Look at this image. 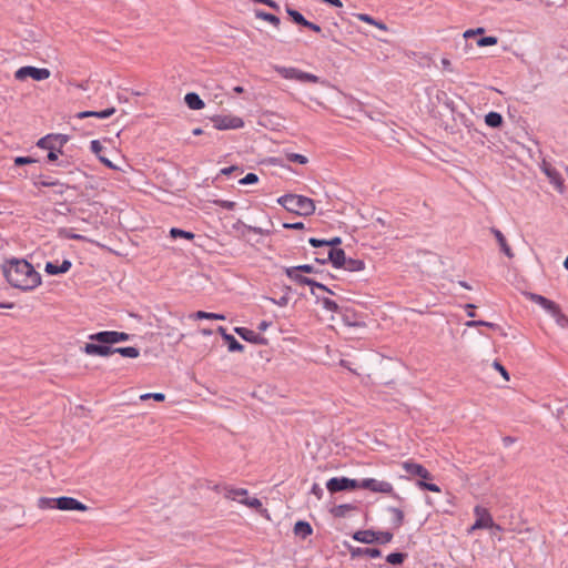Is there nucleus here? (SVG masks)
<instances>
[{"instance_id": "c9c22d12", "label": "nucleus", "mask_w": 568, "mask_h": 568, "mask_svg": "<svg viewBox=\"0 0 568 568\" xmlns=\"http://www.w3.org/2000/svg\"><path fill=\"white\" fill-rule=\"evenodd\" d=\"M405 559V555L402 552H393L386 557L387 562L390 565H400Z\"/></svg>"}, {"instance_id": "7ed1b4c3", "label": "nucleus", "mask_w": 568, "mask_h": 568, "mask_svg": "<svg viewBox=\"0 0 568 568\" xmlns=\"http://www.w3.org/2000/svg\"><path fill=\"white\" fill-rule=\"evenodd\" d=\"M39 509H60V510H79L85 511L88 507L73 497H40L37 501Z\"/></svg>"}, {"instance_id": "cd10ccee", "label": "nucleus", "mask_w": 568, "mask_h": 568, "mask_svg": "<svg viewBox=\"0 0 568 568\" xmlns=\"http://www.w3.org/2000/svg\"><path fill=\"white\" fill-rule=\"evenodd\" d=\"M355 507L353 505H349V504H343V505H337V506H334L332 509H331V514L334 516V517H345L349 511L354 510Z\"/></svg>"}, {"instance_id": "f704fd0d", "label": "nucleus", "mask_w": 568, "mask_h": 568, "mask_svg": "<svg viewBox=\"0 0 568 568\" xmlns=\"http://www.w3.org/2000/svg\"><path fill=\"white\" fill-rule=\"evenodd\" d=\"M40 185L42 186H54V187H58L57 192L62 194L64 189H65V185L60 183L58 180H54V181H50V180H42L39 182Z\"/></svg>"}, {"instance_id": "3c124183", "label": "nucleus", "mask_w": 568, "mask_h": 568, "mask_svg": "<svg viewBox=\"0 0 568 568\" xmlns=\"http://www.w3.org/2000/svg\"><path fill=\"white\" fill-rule=\"evenodd\" d=\"M90 149H91V151H92L94 154H97L98 156H101V152H102L103 146H102V144L100 143V141H98V140H93V141H91V143H90Z\"/></svg>"}, {"instance_id": "ea45409f", "label": "nucleus", "mask_w": 568, "mask_h": 568, "mask_svg": "<svg viewBox=\"0 0 568 568\" xmlns=\"http://www.w3.org/2000/svg\"><path fill=\"white\" fill-rule=\"evenodd\" d=\"M498 39L496 37H484L477 41L478 47H488L497 44Z\"/></svg>"}, {"instance_id": "864d4df0", "label": "nucleus", "mask_w": 568, "mask_h": 568, "mask_svg": "<svg viewBox=\"0 0 568 568\" xmlns=\"http://www.w3.org/2000/svg\"><path fill=\"white\" fill-rule=\"evenodd\" d=\"M295 268H297L301 273H313L314 272V266L313 265H310V264H303V265H298V266H294Z\"/></svg>"}, {"instance_id": "bf43d9fd", "label": "nucleus", "mask_w": 568, "mask_h": 568, "mask_svg": "<svg viewBox=\"0 0 568 568\" xmlns=\"http://www.w3.org/2000/svg\"><path fill=\"white\" fill-rule=\"evenodd\" d=\"M271 301H272L274 304L278 305V306H286V305H287V303H288V298H287V297H285V296L281 297L278 301H276V300H274V298H271Z\"/></svg>"}, {"instance_id": "052dcab7", "label": "nucleus", "mask_w": 568, "mask_h": 568, "mask_svg": "<svg viewBox=\"0 0 568 568\" xmlns=\"http://www.w3.org/2000/svg\"><path fill=\"white\" fill-rule=\"evenodd\" d=\"M99 160H100L104 165H106L108 168L113 169V170H114V169H116V166H115V165H114V164H113L109 159H106V158H104V156H102V155H101V156H99Z\"/></svg>"}, {"instance_id": "9d476101", "label": "nucleus", "mask_w": 568, "mask_h": 568, "mask_svg": "<svg viewBox=\"0 0 568 568\" xmlns=\"http://www.w3.org/2000/svg\"><path fill=\"white\" fill-rule=\"evenodd\" d=\"M213 126L217 130H235L244 125V121L236 115H215L212 118Z\"/></svg>"}, {"instance_id": "dca6fc26", "label": "nucleus", "mask_w": 568, "mask_h": 568, "mask_svg": "<svg viewBox=\"0 0 568 568\" xmlns=\"http://www.w3.org/2000/svg\"><path fill=\"white\" fill-rule=\"evenodd\" d=\"M359 487L385 494H389L393 490V486L388 481L376 480L373 478L364 479L359 483Z\"/></svg>"}, {"instance_id": "4468645a", "label": "nucleus", "mask_w": 568, "mask_h": 568, "mask_svg": "<svg viewBox=\"0 0 568 568\" xmlns=\"http://www.w3.org/2000/svg\"><path fill=\"white\" fill-rule=\"evenodd\" d=\"M112 344H94V343H87L84 345L83 352L87 355H98L102 357H108L114 353H116L115 348L111 346Z\"/></svg>"}, {"instance_id": "c03bdc74", "label": "nucleus", "mask_w": 568, "mask_h": 568, "mask_svg": "<svg viewBox=\"0 0 568 568\" xmlns=\"http://www.w3.org/2000/svg\"><path fill=\"white\" fill-rule=\"evenodd\" d=\"M258 181V178L255 173H247L243 179L240 180V184H254Z\"/></svg>"}, {"instance_id": "c756f323", "label": "nucleus", "mask_w": 568, "mask_h": 568, "mask_svg": "<svg viewBox=\"0 0 568 568\" xmlns=\"http://www.w3.org/2000/svg\"><path fill=\"white\" fill-rule=\"evenodd\" d=\"M115 351L123 357H129V358H136L140 355L139 348L133 347V346L115 347Z\"/></svg>"}, {"instance_id": "4d7b16f0", "label": "nucleus", "mask_w": 568, "mask_h": 568, "mask_svg": "<svg viewBox=\"0 0 568 568\" xmlns=\"http://www.w3.org/2000/svg\"><path fill=\"white\" fill-rule=\"evenodd\" d=\"M342 243V240L341 237H333L331 240H327V242H325V245L326 246H332V248H336L335 246L336 245H339Z\"/></svg>"}, {"instance_id": "7c9ffc66", "label": "nucleus", "mask_w": 568, "mask_h": 568, "mask_svg": "<svg viewBox=\"0 0 568 568\" xmlns=\"http://www.w3.org/2000/svg\"><path fill=\"white\" fill-rule=\"evenodd\" d=\"M357 18H358V20L366 22L368 24H372V26L378 28L379 30H383V31L387 30L386 24H384L383 22L376 21L373 17H371L366 13H359V14H357Z\"/></svg>"}, {"instance_id": "0e129e2a", "label": "nucleus", "mask_w": 568, "mask_h": 568, "mask_svg": "<svg viewBox=\"0 0 568 568\" xmlns=\"http://www.w3.org/2000/svg\"><path fill=\"white\" fill-rule=\"evenodd\" d=\"M466 308L468 310L467 315H468L469 317H474V316H475V312H474L475 305H473V304H467V305H466Z\"/></svg>"}, {"instance_id": "5fc2aeb1", "label": "nucleus", "mask_w": 568, "mask_h": 568, "mask_svg": "<svg viewBox=\"0 0 568 568\" xmlns=\"http://www.w3.org/2000/svg\"><path fill=\"white\" fill-rule=\"evenodd\" d=\"M365 554L371 558H377L381 556V550L377 548H367Z\"/></svg>"}, {"instance_id": "37998d69", "label": "nucleus", "mask_w": 568, "mask_h": 568, "mask_svg": "<svg viewBox=\"0 0 568 568\" xmlns=\"http://www.w3.org/2000/svg\"><path fill=\"white\" fill-rule=\"evenodd\" d=\"M322 303H323V307L329 312H337V310H338L337 303L333 300L324 298L322 301Z\"/></svg>"}, {"instance_id": "f257e3e1", "label": "nucleus", "mask_w": 568, "mask_h": 568, "mask_svg": "<svg viewBox=\"0 0 568 568\" xmlns=\"http://www.w3.org/2000/svg\"><path fill=\"white\" fill-rule=\"evenodd\" d=\"M7 282L23 292H31L41 285V275L26 260H11L2 265Z\"/></svg>"}, {"instance_id": "393cba45", "label": "nucleus", "mask_w": 568, "mask_h": 568, "mask_svg": "<svg viewBox=\"0 0 568 568\" xmlns=\"http://www.w3.org/2000/svg\"><path fill=\"white\" fill-rule=\"evenodd\" d=\"M354 540L365 544H372L376 540V532L372 530H359L353 535Z\"/></svg>"}, {"instance_id": "9b49d317", "label": "nucleus", "mask_w": 568, "mask_h": 568, "mask_svg": "<svg viewBox=\"0 0 568 568\" xmlns=\"http://www.w3.org/2000/svg\"><path fill=\"white\" fill-rule=\"evenodd\" d=\"M284 272L290 280L294 281L298 285H308L332 293L325 285L303 276L302 273L293 266L285 267Z\"/></svg>"}, {"instance_id": "412c9836", "label": "nucleus", "mask_w": 568, "mask_h": 568, "mask_svg": "<svg viewBox=\"0 0 568 568\" xmlns=\"http://www.w3.org/2000/svg\"><path fill=\"white\" fill-rule=\"evenodd\" d=\"M115 113V108H108L103 111H82L77 114L78 119H85L89 116H94L98 119H106Z\"/></svg>"}, {"instance_id": "a211bd4d", "label": "nucleus", "mask_w": 568, "mask_h": 568, "mask_svg": "<svg viewBox=\"0 0 568 568\" xmlns=\"http://www.w3.org/2000/svg\"><path fill=\"white\" fill-rule=\"evenodd\" d=\"M71 266H72V263L69 260H63L61 263H59L58 261L47 262L45 266H44V271L49 275H59V274H64V273L69 272Z\"/></svg>"}, {"instance_id": "58836bf2", "label": "nucleus", "mask_w": 568, "mask_h": 568, "mask_svg": "<svg viewBox=\"0 0 568 568\" xmlns=\"http://www.w3.org/2000/svg\"><path fill=\"white\" fill-rule=\"evenodd\" d=\"M287 160L300 164H306L308 162V159L305 155L298 153L287 154Z\"/></svg>"}, {"instance_id": "13d9d810", "label": "nucleus", "mask_w": 568, "mask_h": 568, "mask_svg": "<svg viewBox=\"0 0 568 568\" xmlns=\"http://www.w3.org/2000/svg\"><path fill=\"white\" fill-rule=\"evenodd\" d=\"M285 229H293V230H301L304 227V224L302 222L297 223H285L283 225Z\"/></svg>"}, {"instance_id": "c85d7f7f", "label": "nucleus", "mask_w": 568, "mask_h": 568, "mask_svg": "<svg viewBox=\"0 0 568 568\" xmlns=\"http://www.w3.org/2000/svg\"><path fill=\"white\" fill-rule=\"evenodd\" d=\"M485 122L491 128H498L503 123V116L498 112H489L485 116Z\"/></svg>"}, {"instance_id": "6e6d98bb", "label": "nucleus", "mask_w": 568, "mask_h": 568, "mask_svg": "<svg viewBox=\"0 0 568 568\" xmlns=\"http://www.w3.org/2000/svg\"><path fill=\"white\" fill-rule=\"evenodd\" d=\"M325 242H327V240H318V239H315V237H311V239L308 240V243H310L313 247L323 246V245H325Z\"/></svg>"}, {"instance_id": "de8ad7c7", "label": "nucleus", "mask_w": 568, "mask_h": 568, "mask_svg": "<svg viewBox=\"0 0 568 568\" xmlns=\"http://www.w3.org/2000/svg\"><path fill=\"white\" fill-rule=\"evenodd\" d=\"M390 513L393 514V516L396 520V526L399 527L404 520V513L398 508H392Z\"/></svg>"}, {"instance_id": "e433bc0d", "label": "nucleus", "mask_w": 568, "mask_h": 568, "mask_svg": "<svg viewBox=\"0 0 568 568\" xmlns=\"http://www.w3.org/2000/svg\"><path fill=\"white\" fill-rule=\"evenodd\" d=\"M257 17L272 23L273 26L277 27L280 24V19L272 14V13H267V12H258L257 13Z\"/></svg>"}, {"instance_id": "a19ab883", "label": "nucleus", "mask_w": 568, "mask_h": 568, "mask_svg": "<svg viewBox=\"0 0 568 568\" xmlns=\"http://www.w3.org/2000/svg\"><path fill=\"white\" fill-rule=\"evenodd\" d=\"M150 398H153L158 402H163L165 399V395L163 393H146L140 396L141 400H146Z\"/></svg>"}, {"instance_id": "680f3d73", "label": "nucleus", "mask_w": 568, "mask_h": 568, "mask_svg": "<svg viewBox=\"0 0 568 568\" xmlns=\"http://www.w3.org/2000/svg\"><path fill=\"white\" fill-rule=\"evenodd\" d=\"M256 2L266 4L271 8L277 9V4L273 0H256Z\"/></svg>"}, {"instance_id": "20e7f679", "label": "nucleus", "mask_w": 568, "mask_h": 568, "mask_svg": "<svg viewBox=\"0 0 568 568\" xmlns=\"http://www.w3.org/2000/svg\"><path fill=\"white\" fill-rule=\"evenodd\" d=\"M69 136L65 134H48L38 140L37 146L48 151V160L54 162L59 154H62L63 146L68 143Z\"/></svg>"}, {"instance_id": "e2e57ef3", "label": "nucleus", "mask_w": 568, "mask_h": 568, "mask_svg": "<svg viewBox=\"0 0 568 568\" xmlns=\"http://www.w3.org/2000/svg\"><path fill=\"white\" fill-rule=\"evenodd\" d=\"M268 327H270V323H268V322H266V321H262V322L258 324V327H257V328H258L260 331H262V332H263V331H266Z\"/></svg>"}, {"instance_id": "b1692460", "label": "nucleus", "mask_w": 568, "mask_h": 568, "mask_svg": "<svg viewBox=\"0 0 568 568\" xmlns=\"http://www.w3.org/2000/svg\"><path fill=\"white\" fill-rule=\"evenodd\" d=\"M342 268L348 272H361L365 268V262L362 260L346 257Z\"/></svg>"}, {"instance_id": "a878e982", "label": "nucleus", "mask_w": 568, "mask_h": 568, "mask_svg": "<svg viewBox=\"0 0 568 568\" xmlns=\"http://www.w3.org/2000/svg\"><path fill=\"white\" fill-rule=\"evenodd\" d=\"M186 105L192 110H201L204 108V102L196 93H187L184 97Z\"/></svg>"}, {"instance_id": "f03ea898", "label": "nucleus", "mask_w": 568, "mask_h": 568, "mask_svg": "<svg viewBox=\"0 0 568 568\" xmlns=\"http://www.w3.org/2000/svg\"><path fill=\"white\" fill-rule=\"evenodd\" d=\"M277 202L288 212L308 216L315 212V203L304 195L286 194L278 197Z\"/></svg>"}, {"instance_id": "39448f33", "label": "nucleus", "mask_w": 568, "mask_h": 568, "mask_svg": "<svg viewBox=\"0 0 568 568\" xmlns=\"http://www.w3.org/2000/svg\"><path fill=\"white\" fill-rule=\"evenodd\" d=\"M224 498L237 501L251 509L261 510L262 501L256 497H251L248 491L244 488L233 487V486H224L221 490Z\"/></svg>"}, {"instance_id": "423d86ee", "label": "nucleus", "mask_w": 568, "mask_h": 568, "mask_svg": "<svg viewBox=\"0 0 568 568\" xmlns=\"http://www.w3.org/2000/svg\"><path fill=\"white\" fill-rule=\"evenodd\" d=\"M406 471L410 475L417 476V485L423 489L434 493H440L439 486L430 483L433 480L432 474L422 464H404Z\"/></svg>"}, {"instance_id": "2f4dec72", "label": "nucleus", "mask_w": 568, "mask_h": 568, "mask_svg": "<svg viewBox=\"0 0 568 568\" xmlns=\"http://www.w3.org/2000/svg\"><path fill=\"white\" fill-rule=\"evenodd\" d=\"M170 235L172 239H178V237H182V239H185V240H193L195 237L194 233L192 232H187V231H184V230H181V229H176V227H172L170 230Z\"/></svg>"}, {"instance_id": "774afa93", "label": "nucleus", "mask_w": 568, "mask_h": 568, "mask_svg": "<svg viewBox=\"0 0 568 568\" xmlns=\"http://www.w3.org/2000/svg\"><path fill=\"white\" fill-rule=\"evenodd\" d=\"M313 493L316 494L318 497H321V488L317 486V485H314L313 486Z\"/></svg>"}, {"instance_id": "79ce46f5", "label": "nucleus", "mask_w": 568, "mask_h": 568, "mask_svg": "<svg viewBox=\"0 0 568 568\" xmlns=\"http://www.w3.org/2000/svg\"><path fill=\"white\" fill-rule=\"evenodd\" d=\"M546 174L550 178V181L557 185V186H561L562 184V181L559 176V174L552 170H549V169H546L545 170Z\"/></svg>"}, {"instance_id": "338daca9", "label": "nucleus", "mask_w": 568, "mask_h": 568, "mask_svg": "<svg viewBox=\"0 0 568 568\" xmlns=\"http://www.w3.org/2000/svg\"><path fill=\"white\" fill-rule=\"evenodd\" d=\"M200 333H201L202 335H204V336H209V335H211L213 332H212V329H210V328H201V329H200Z\"/></svg>"}, {"instance_id": "6ab92c4d", "label": "nucleus", "mask_w": 568, "mask_h": 568, "mask_svg": "<svg viewBox=\"0 0 568 568\" xmlns=\"http://www.w3.org/2000/svg\"><path fill=\"white\" fill-rule=\"evenodd\" d=\"M286 12L296 24L308 28V29L313 30L314 32H321L322 29L318 24L307 21L298 11H296L292 8H287Z\"/></svg>"}, {"instance_id": "49530a36", "label": "nucleus", "mask_w": 568, "mask_h": 568, "mask_svg": "<svg viewBox=\"0 0 568 568\" xmlns=\"http://www.w3.org/2000/svg\"><path fill=\"white\" fill-rule=\"evenodd\" d=\"M214 203L223 209H226V210H234L235 206H236V203L233 202V201H227V200H215Z\"/></svg>"}, {"instance_id": "a18cd8bd", "label": "nucleus", "mask_w": 568, "mask_h": 568, "mask_svg": "<svg viewBox=\"0 0 568 568\" xmlns=\"http://www.w3.org/2000/svg\"><path fill=\"white\" fill-rule=\"evenodd\" d=\"M466 326L468 327H476V326H487L489 328H495L496 324L485 321H469L466 323Z\"/></svg>"}, {"instance_id": "09e8293b", "label": "nucleus", "mask_w": 568, "mask_h": 568, "mask_svg": "<svg viewBox=\"0 0 568 568\" xmlns=\"http://www.w3.org/2000/svg\"><path fill=\"white\" fill-rule=\"evenodd\" d=\"M37 162V160H34L33 158H30V156H18L14 159V164L20 166V165H26V164H31V163H34Z\"/></svg>"}, {"instance_id": "4c0bfd02", "label": "nucleus", "mask_w": 568, "mask_h": 568, "mask_svg": "<svg viewBox=\"0 0 568 568\" xmlns=\"http://www.w3.org/2000/svg\"><path fill=\"white\" fill-rule=\"evenodd\" d=\"M393 539V534L388 531L376 532L375 542L387 544Z\"/></svg>"}, {"instance_id": "ddd939ff", "label": "nucleus", "mask_w": 568, "mask_h": 568, "mask_svg": "<svg viewBox=\"0 0 568 568\" xmlns=\"http://www.w3.org/2000/svg\"><path fill=\"white\" fill-rule=\"evenodd\" d=\"M326 487L331 493H336L346 489H355L359 487V483L355 479H349L345 477H334L327 481Z\"/></svg>"}, {"instance_id": "4be33fe9", "label": "nucleus", "mask_w": 568, "mask_h": 568, "mask_svg": "<svg viewBox=\"0 0 568 568\" xmlns=\"http://www.w3.org/2000/svg\"><path fill=\"white\" fill-rule=\"evenodd\" d=\"M346 255L342 248H331L328 252V260L334 267L341 268L345 262Z\"/></svg>"}, {"instance_id": "5701e85b", "label": "nucleus", "mask_w": 568, "mask_h": 568, "mask_svg": "<svg viewBox=\"0 0 568 568\" xmlns=\"http://www.w3.org/2000/svg\"><path fill=\"white\" fill-rule=\"evenodd\" d=\"M313 532L312 526L307 521H297L294 525V534L303 539L311 536Z\"/></svg>"}, {"instance_id": "f8f14e48", "label": "nucleus", "mask_w": 568, "mask_h": 568, "mask_svg": "<svg viewBox=\"0 0 568 568\" xmlns=\"http://www.w3.org/2000/svg\"><path fill=\"white\" fill-rule=\"evenodd\" d=\"M474 513L476 516V520H475L474 525L470 527L469 532H473L477 529L493 527V525H494L493 517L490 516L489 511L486 508H484L481 506H476L474 509Z\"/></svg>"}, {"instance_id": "0eeeda50", "label": "nucleus", "mask_w": 568, "mask_h": 568, "mask_svg": "<svg viewBox=\"0 0 568 568\" xmlns=\"http://www.w3.org/2000/svg\"><path fill=\"white\" fill-rule=\"evenodd\" d=\"M274 70L284 79L296 80L300 82L318 83L320 78L313 73L304 72L293 67L275 65Z\"/></svg>"}, {"instance_id": "1a4fd4ad", "label": "nucleus", "mask_w": 568, "mask_h": 568, "mask_svg": "<svg viewBox=\"0 0 568 568\" xmlns=\"http://www.w3.org/2000/svg\"><path fill=\"white\" fill-rule=\"evenodd\" d=\"M130 338V335L124 332L116 331H103L89 336L90 341H94L102 344H116L125 342Z\"/></svg>"}, {"instance_id": "8fccbe9b", "label": "nucleus", "mask_w": 568, "mask_h": 568, "mask_svg": "<svg viewBox=\"0 0 568 568\" xmlns=\"http://www.w3.org/2000/svg\"><path fill=\"white\" fill-rule=\"evenodd\" d=\"M485 32V29L484 28H477V29H468L464 32V38L465 39H469V38H473L477 34H483Z\"/></svg>"}, {"instance_id": "aec40b11", "label": "nucleus", "mask_w": 568, "mask_h": 568, "mask_svg": "<svg viewBox=\"0 0 568 568\" xmlns=\"http://www.w3.org/2000/svg\"><path fill=\"white\" fill-rule=\"evenodd\" d=\"M491 233L494 234L495 239L497 240V242L500 246V250L505 253V255L509 258H513L514 252L510 248V246L508 245L505 235L498 229H495V227L491 229Z\"/></svg>"}, {"instance_id": "69168bd1", "label": "nucleus", "mask_w": 568, "mask_h": 568, "mask_svg": "<svg viewBox=\"0 0 568 568\" xmlns=\"http://www.w3.org/2000/svg\"><path fill=\"white\" fill-rule=\"evenodd\" d=\"M217 332L222 335L223 339H225V336L230 335L226 333V329L223 326H219Z\"/></svg>"}, {"instance_id": "2eb2a0df", "label": "nucleus", "mask_w": 568, "mask_h": 568, "mask_svg": "<svg viewBox=\"0 0 568 568\" xmlns=\"http://www.w3.org/2000/svg\"><path fill=\"white\" fill-rule=\"evenodd\" d=\"M234 332L239 336H241L244 341L250 342L252 344H256V345H266L267 344V339L264 336H262L261 334H258L252 329H248L246 327H235Z\"/></svg>"}, {"instance_id": "6e6552de", "label": "nucleus", "mask_w": 568, "mask_h": 568, "mask_svg": "<svg viewBox=\"0 0 568 568\" xmlns=\"http://www.w3.org/2000/svg\"><path fill=\"white\" fill-rule=\"evenodd\" d=\"M51 72L47 68H36L31 65L21 67L14 73L17 80H26L27 78H32L36 81H43L49 79Z\"/></svg>"}, {"instance_id": "603ef678", "label": "nucleus", "mask_w": 568, "mask_h": 568, "mask_svg": "<svg viewBox=\"0 0 568 568\" xmlns=\"http://www.w3.org/2000/svg\"><path fill=\"white\" fill-rule=\"evenodd\" d=\"M494 367L495 369H497L501 376L506 379V381H509V374L508 372L506 371V368L498 362H494Z\"/></svg>"}, {"instance_id": "f3484780", "label": "nucleus", "mask_w": 568, "mask_h": 568, "mask_svg": "<svg viewBox=\"0 0 568 568\" xmlns=\"http://www.w3.org/2000/svg\"><path fill=\"white\" fill-rule=\"evenodd\" d=\"M525 296L531 301L532 303L538 304L541 306L546 312H548L550 315L556 312V310L559 307L558 304L555 302L535 293H525Z\"/></svg>"}, {"instance_id": "bb28decb", "label": "nucleus", "mask_w": 568, "mask_h": 568, "mask_svg": "<svg viewBox=\"0 0 568 568\" xmlns=\"http://www.w3.org/2000/svg\"><path fill=\"white\" fill-rule=\"evenodd\" d=\"M191 320H225V316L223 314L217 313H210L204 311H197L195 313L190 314L189 316Z\"/></svg>"}, {"instance_id": "473e14b6", "label": "nucleus", "mask_w": 568, "mask_h": 568, "mask_svg": "<svg viewBox=\"0 0 568 568\" xmlns=\"http://www.w3.org/2000/svg\"><path fill=\"white\" fill-rule=\"evenodd\" d=\"M224 341L226 342L230 352H243L244 346L239 343L233 335L230 334L229 336H225Z\"/></svg>"}, {"instance_id": "72a5a7b5", "label": "nucleus", "mask_w": 568, "mask_h": 568, "mask_svg": "<svg viewBox=\"0 0 568 568\" xmlns=\"http://www.w3.org/2000/svg\"><path fill=\"white\" fill-rule=\"evenodd\" d=\"M551 316L555 318L557 325L562 328H568V317L561 312L560 307H558Z\"/></svg>"}]
</instances>
